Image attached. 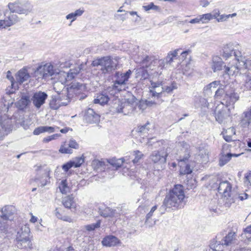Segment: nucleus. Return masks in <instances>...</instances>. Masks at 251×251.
<instances>
[{
	"label": "nucleus",
	"instance_id": "nucleus-1",
	"mask_svg": "<svg viewBox=\"0 0 251 251\" xmlns=\"http://www.w3.org/2000/svg\"><path fill=\"white\" fill-rule=\"evenodd\" d=\"M84 89L83 85L78 82H73L67 88H65L63 83L56 82L54 84V89L57 94L51 96L50 101V108L56 110L61 106L67 105L73 99V94L80 100L84 99L85 97L78 95Z\"/></svg>",
	"mask_w": 251,
	"mask_h": 251
},
{
	"label": "nucleus",
	"instance_id": "nucleus-2",
	"mask_svg": "<svg viewBox=\"0 0 251 251\" xmlns=\"http://www.w3.org/2000/svg\"><path fill=\"white\" fill-rule=\"evenodd\" d=\"M184 192L182 185H175L165 196L164 200L173 210L182 208L184 205Z\"/></svg>",
	"mask_w": 251,
	"mask_h": 251
},
{
	"label": "nucleus",
	"instance_id": "nucleus-3",
	"mask_svg": "<svg viewBox=\"0 0 251 251\" xmlns=\"http://www.w3.org/2000/svg\"><path fill=\"white\" fill-rule=\"evenodd\" d=\"M181 149L178 160L180 164L179 172L181 175H189L192 173L193 169L189 164H187L190 156V146L186 142L179 143Z\"/></svg>",
	"mask_w": 251,
	"mask_h": 251
},
{
	"label": "nucleus",
	"instance_id": "nucleus-4",
	"mask_svg": "<svg viewBox=\"0 0 251 251\" xmlns=\"http://www.w3.org/2000/svg\"><path fill=\"white\" fill-rule=\"evenodd\" d=\"M222 56L226 60L231 59L232 61L240 63H242V65L244 67L248 68L251 70V60L243 58L241 52L238 50H234L230 44H227L224 47Z\"/></svg>",
	"mask_w": 251,
	"mask_h": 251
},
{
	"label": "nucleus",
	"instance_id": "nucleus-5",
	"mask_svg": "<svg viewBox=\"0 0 251 251\" xmlns=\"http://www.w3.org/2000/svg\"><path fill=\"white\" fill-rule=\"evenodd\" d=\"M242 63L232 61V62H229L227 66L225 67V74L228 75H237L239 71L242 69H247V72L245 73V87L250 90H251V70L249 68L244 67Z\"/></svg>",
	"mask_w": 251,
	"mask_h": 251
},
{
	"label": "nucleus",
	"instance_id": "nucleus-6",
	"mask_svg": "<svg viewBox=\"0 0 251 251\" xmlns=\"http://www.w3.org/2000/svg\"><path fill=\"white\" fill-rule=\"evenodd\" d=\"M123 163V158L111 160L106 163L103 161L95 159L92 162V166L96 171L106 172L109 173L112 171L113 174L115 171L121 167Z\"/></svg>",
	"mask_w": 251,
	"mask_h": 251
},
{
	"label": "nucleus",
	"instance_id": "nucleus-7",
	"mask_svg": "<svg viewBox=\"0 0 251 251\" xmlns=\"http://www.w3.org/2000/svg\"><path fill=\"white\" fill-rule=\"evenodd\" d=\"M30 234V228L27 225H24L21 226L17 231L16 239V244L18 248L26 250L32 248Z\"/></svg>",
	"mask_w": 251,
	"mask_h": 251
},
{
	"label": "nucleus",
	"instance_id": "nucleus-8",
	"mask_svg": "<svg viewBox=\"0 0 251 251\" xmlns=\"http://www.w3.org/2000/svg\"><path fill=\"white\" fill-rule=\"evenodd\" d=\"M239 99V93L236 91L233 84L225 85V95L221 101L222 105L234 108V104Z\"/></svg>",
	"mask_w": 251,
	"mask_h": 251
},
{
	"label": "nucleus",
	"instance_id": "nucleus-9",
	"mask_svg": "<svg viewBox=\"0 0 251 251\" xmlns=\"http://www.w3.org/2000/svg\"><path fill=\"white\" fill-rule=\"evenodd\" d=\"M232 185L227 180H220L218 183V191L223 195L224 205L229 207L234 202V199L231 193Z\"/></svg>",
	"mask_w": 251,
	"mask_h": 251
},
{
	"label": "nucleus",
	"instance_id": "nucleus-10",
	"mask_svg": "<svg viewBox=\"0 0 251 251\" xmlns=\"http://www.w3.org/2000/svg\"><path fill=\"white\" fill-rule=\"evenodd\" d=\"M7 7L9 9L8 11L13 14L16 13L27 15L31 10L29 3L24 0H16L14 2H9Z\"/></svg>",
	"mask_w": 251,
	"mask_h": 251
},
{
	"label": "nucleus",
	"instance_id": "nucleus-11",
	"mask_svg": "<svg viewBox=\"0 0 251 251\" xmlns=\"http://www.w3.org/2000/svg\"><path fill=\"white\" fill-rule=\"evenodd\" d=\"M132 74L130 70L126 72L117 71L113 75V82L116 85V87L120 88L123 90H125L127 87L126 85Z\"/></svg>",
	"mask_w": 251,
	"mask_h": 251
},
{
	"label": "nucleus",
	"instance_id": "nucleus-12",
	"mask_svg": "<svg viewBox=\"0 0 251 251\" xmlns=\"http://www.w3.org/2000/svg\"><path fill=\"white\" fill-rule=\"evenodd\" d=\"M92 65L94 67H101L100 70L103 74H106L115 70V64L110 56H105L97 59L92 62Z\"/></svg>",
	"mask_w": 251,
	"mask_h": 251
},
{
	"label": "nucleus",
	"instance_id": "nucleus-13",
	"mask_svg": "<svg viewBox=\"0 0 251 251\" xmlns=\"http://www.w3.org/2000/svg\"><path fill=\"white\" fill-rule=\"evenodd\" d=\"M35 170L37 172L42 171V175L36 178V180L40 181V186L42 187H44L50 182V169L47 165H35L34 166Z\"/></svg>",
	"mask_w": 251,
	"mask_h": 251
},
{
	"label": "nucleus",
	"instance_id": "nucleus-14",
	"mask_svg": "<svg viewBox=\"0 0 251 251\" xmlns=\"http://www.w3.org/2000/svg\"><path fill=\"white\" fill-rule=\"evenodd\" d=\"M113 110L118 113H123L125 115L132 112L133 110V105L128 101H121L119 99H115L112 106Z\"/></svg>",
	"mask_w": 251,
	"mask_h": 251
},
{
	"label": "nucleus",
	"instance_id": "nucleus-15",
	"mask_svg": "<svg viewBox=\"0 0 251 251\" xmlns=\"http://www.w3.org/2000/svg\"><path fill=\"white\" fill-rule=\"evenodd\" d=\"M135 61L136 63L140 64L142 67L153 70L154 69L152 66H154L157 63V59L153 55H138V58L135 59Z\"/></svg>",
	"mask_w": 251,
	"mask_h": 251
},
{
	"label": "nucleus",
	"instance_id": "nucleus-16",
	"mask_svg": "<svg viewBox=\"0 0 251 251\" xmlns=\"http://www.w3.org/2000/svg\"><path fill=\"white\" fill-rule=\"evenodd\" d=\"M214 114L216 121L219 124H224L230 116V108L224 107L223 105H218L216 107Z\"/></svg>",
	"mask_w": 251,
	"mask_h": 251
},
{
	"label": "nucleus",
	"instance_id": "nucleus-17",
	"mask_svg": "<svg viewBox=\"0 0 251 251\" xmlns=\"http://www.w3.org/2000/svg\"><path fill=\"white\" fill-rule=\"evenodd\" d=\"M54 74L53 66L50 64H46L43 66H39L35 71V75L38 78L44 79Z\"/></svg>",
	"mask_w": 251,
	"mask_h": 251
},
{
	"label": "nucleus",
	"instance_id": "nucleus-18",
	"mask_svg": "<svg viewBox=\"0 0 251 251\" xmlns=\"http://www.w3.org/2000/svg\"><path fill=\"white\" fill-rule=\"evenodd\" d=\"M168 153L164 150L154 151L150 156V158L154 164H162L166 162Z\"/></svg>",
	"mask_w": 251,
	"mask_h": 251
},
{
	"label": "nucleus",
	"instance_id": "nucleus-19",
	"mask_svg": "<svg viewBox=\"0 0 251 251\" xmlns=\"http://www.w3.org/2000/svg\"><path fill=\"white\" fill-rule=\"evenodd\" d=\"M12 129L11 120L8 118H2L0 121V140L5 135H7Z\"/></svg>",
	"mask_w": 251,
	"mask_h": 251
},
{
	"label": "nucleus",
	"instance_id": "nucleus-20",
	"mask_svg": "<svg viewBox=\"0 0 251 251\" xmlns=\"http://www.w3.org/2000/svg\"><path fill=\"white\" fill-rule=\"evenodd\" d=\"M48 98L47 93L42 91H39L34 93L31 100L34 105L38 109L44 104L46 100Z\"/></svg>",
	"mask_w": 251,
	"mask_h": 251
},
{
	"label": "nucleus",
	"instance_id": "nucleus-21",
	"mask_svg": "<svg viewBox=\"0 0 251 251\" xmlns=\"http://www.w3.org/2000/svg\"><path fill=\"white\" fill-rule=\"evenodd\" d=\"M151 125L149 122H147L145 125L138 126L137 129L132 130V132H135L138 136L144 139L148 138L151 132Z\"/></svg>",
	"mask_w": 251,
	"mask_h": 251
},
{
	"label": "nucleus",
	"instance_id": "nucleus-22",
	"mask_svg": "<svg viewBox=\"0 0 251 251\" xmlns=\"http://www.w3.org/2000/svg\"><path fill=\"white\" fill-rule=\"evenodd\" d=\"M100 115L93 109L88 108L85 113L84 120L87 123H97L100 121Z\"/></svg>",
	"mask_w": 251,
	"mask_h": 251
},
{
	"label": "nucleus",
	"instance_id": "nucleus-23",
	"mask_svg": "<svg viewBox=\"0 0 251 251\" xmlns=\"http://www.w3.org/2000/svg\"><path fill=\"white\" fill-rule=\"evenodd\" d=\"M99 214L103 217H118L119 214L116 212V210H113L105 205H101L99 207Z\"/></svg>",
	"mask_w": 251,
	"mask_h": 251
},
{
	"label": "nucleus",
	"instance_id": "nucleus-24",
	"mask_svg": "<svg viewBox=\"0 0 251 251\" xmlns=\"http://www.w3.org/2000/svg\"><path fill=\"white\" fill-rule=\"evenodd\" d=\"M6 77L10 81L11 87L10 89H8V88L6 89V94L10 95L14 94L15 91L18 89V84L15 81L14 78L12 75L11 72L10 71H7Z\"/></svg>",
	"mask_w": 251,
	"mask_h": 251
},
{
	"label": "nucleus",
	"instance_id": "nucleus-25",
	"mask_svg": "<svg viewBox=\"0 0 251 251\" xmlns=\"http://www.w3.org/2000/svg\"><path fill=\"white\" fill-rule=\"evenodd\" d=\"M226 65L225 63L223 61L222 59L218 56H215L212 58V63L211 65V68L214 72L218 71H221L223 68H225Z\"/></svg>",
	"mask_w": 251,
	"mask_h": 251
},
{
	"label": "nucleus",
	"instance_id": "nucleus-26",
	"mask_svg": "<svg viewBox=\"0 0 251 251\" xmlns=\"http://www.w3.org/2000/svg\"><path fill=\"white\" fill-rule=\"evenodd\" d=\"M30 75L27 70L23 68L19 70L16 75V82L17 84H21L24 82L27 81Z\"/></svg>",
	"mask_w": 251,
	"mask_h": 251
},
{
	"label": "nucleus",
	"instance_id": "nucleus-27",
	"mask_svg": "<svg viewBox=\"0 0 251 251\" xmlns=\"http://www.w3.org/2000/svg\"><path fill=\"white\" fill-rule=\"evenodd\" d=\"M14 207L11 205H7L3 207L0 212V216L4 220H9V218L14 214Z\"/></svg>",
	"mask_w": 251,
	"mask_h": 251
},
{
	"label": "nucleus",
	"instance_id": "nucleus-28",
	"mask_svg": "<svg viewBox=\"0 0 251 251\" xmlns=\"http://www.w3.org/2000/svg\"><path fill=\"white\" fill-rule=\"evenodd\" d=\"M120 242V240L115 236L109 235L105 238L102 241V244L103 246L107 247H112L117 245Z\"/></svg>",
	"mask_w": 251,
	"mask_h": 251
},
{
	"label": "nucleus",
	"instance_id": "nucleus-29",
	"mask_svg": "<svg viewBox=\"0 0 251 251\" xmlns=\"http://www.w3.org/2000/svg\"><path fill=\"white\" fill-rule=\"evenodd\" d=\"M240 155V154H235L231 153H228L226 154H225L223 153H221L220 155L219 164L221 167H222L226 165L228 161H229L232 156L238 157Z\"/></svg>",
	"mask_w": 251,
	"mask_h": 251
},
{
	"label": "nucleus",
	"instance_id": "nucleus-30",
	"mask_svg": "<svg viewBox=\"0 0 251 251\" xmlns=\"http://www.w3.org/2000/svg\"><path fill=\"white\" fill-rule=\"evenodd\" d=\"M110 100V98L106 95L104 91L101 93L98 94L96 98L94 100V103L95 104H100V105H104L106 104Z\"/></svg>",
	"mask_w": 251,
	"mask_h": 251
},
{
	"label": "nucleus",
	"instance_id": "nucleus-31",
	"mask_svg": "<svg viewBox=\"0 0 251 251\" xmlns=\"http://www.w3.org/2000/svg\"><path fill=\"white\" fill-rule=\"evenodd\" d=\"M30 97L28 95H23L17 102V106L20 109L25 108L30 103Z\"/></svg>",
	"mask_w": 251,
	"mask_h": 251
},
{
	"label": "nucleus",
	"instance_id": "nucleus-32",
	"mask_svg": "<svg viewBox=\"0 0 251 251\" xmlns=\"http://www.w3.org/2000/svg\"><path fill=\"white\" fill-rule=\"evenodd\" d=\"M62 203L67 208H75L76 203L74 201V197L72 195L65 197L62 199Z\"/></svg>",
	"mask_w": 251,
	"mask_h": 251
},
{
	"label": "nucleus",
	"instance_id": "nucleus-33",
	"mask_svg": "<svg viewBox=\"0 0 251 251\" xmlns=\"http://www.w3.org/2000/svg\"><path fill=\"white\" fill-rule=\"evenodd\" d=\"M148 69L141 66L136 70V77L140 80H145L148 78L150 74L148 72Z\"/></svg>",
	"mask_w": 251,
	"mask_h": 251
},
{
	"label": "nucleus",
	"instance_id": "nucleus-34",
	"mask_svg": "<svg viewBox=\"0 0 251 251\" xmlns=\"http://www.w3.org/2000/svg\"><path fill=\"white\" fill-rule=\"evenodd\" d=\"M116 85L113 83L112 86L108 87L106 89L103 91L106 95H108V97L110 98V99L113 98L114 100L116 99L114 98L115 95L120 91H123V90L119 87L118 88L116 87Z\"/></svg>",
	"mask_w": 251,
	"mask_h": 251
},
{
	"label": "nucleus",
	"instance_id": "nucleus-35",
	"mask_svg": "<svg viewBox=\"0 0 251 251\" xmlns=\"http://www.w3.org/2000/svg\"><path fill=\"white\" fill-rule=\"evenodd\" d=\"M54 214L58 219L64 221L71 223L73 221L70 217L64 214V211L61 208H56L54 210Z\"/></svg>",
	"mask_w": 251,
	"mask_h": 251
},
{
	"label": "nucleus",
	"instance_id": "nucleus-36",
	"mask_svg": "<svg viewBox=\"0 0 251 251\" xmlns=\"http://www.w3.org/2000/svg\"><path fill=\"white\" fill-rule=\"evenodd\" d=\"M236 238L235 232L231 231L228 232L223 240H222V245L229 246L231 245Z\"/></svg>",
	"mask_w": 251,
	"mask_h": 251
},
{
	"label": "nucleus",
	"instance_id": "nucleus-37",
	"mask_svg": "<svg viewBox=\"0 0 251 251\" xmlns=\"http://www.w3.org/2000/svg\"><path fill=\"white\" fill-rule=\"evenodd\" d=\"M243 114L244 117L241 121V124L242 126L246 127L249 126L251 122V108L249 111L244 112Z\"/></svg>",
	"mask_w": 251,
	"mask_h": 251
},
{
	"label": "nucleus",
	"instance_id": "nucleus-38",
	"mask_svg": "<svg viewBox=\"0 0 251 251\" xmlns=\"http://www.w3.org/2000/svg\"><path fill=\"white\" fill-rule=\"evenodd\" d=\"M45 132L52 133L54 132V128L52 126H41L36 128L33 131L34 135H39Z\"/></svg>",
	"mask_w": 251,
	"mask_h": 251
},
{
	"label": "nucleus",
	"instance_id": "nucleus-39",
	"mask_svg": "<svg viewBox=\"0 0 251 251\" xmlns=\"http://www.w3.org/2000/svg\"><path fill=\"white\" fill-rule=\"evenodd\" d=\"M58 188L62 194H67L70 191V187L66 179H63L61 181Z\"/></svg>",
	"mask_w": 251,
	"mask_h": 251
},
{
	"label": "nucleus",
	"instance_id": "nucleus-40",
	"mask_svg": "<svg viewBox=\"0 0 251 251\" xmlns=\"http://www.w3.org/2000/svg\"><path fill=\"white\" fill-rule=\"evenodd\" d=\"M133 155L134 156V158L132 160V162L134 165H136L139 163V161L142 158L143 154L139 151H135L133 152Z\"/></svg>",
	"mask_w": 251,
	"mask_h": 251
},
{
	"label": "nucleus",
	"instance_id": "nucleus-41",
	"mask_svg": "<svg viewBox=\"0 0 251 251\" xmlns=\"http://www.w3.org/2000/svg\"><path fill=\"white\" fill-rule=\"evenodd\" d=\"M224 94L225 95V85H221L216 91L214 98L216 100L221 99Z\"/></svg>",
	"mask_w": 251,
	"mask_h": 251
},
{
	"label": "nucleus",
	"instance_id": "nucleus-42",
	"mask_svg": "<svg viewBox=\"0 0 251 251\" xmlns=\"http://www.w3.org/2000/svg\"><path fill=\"white\" fill-rule=\"evenodd\" d=\"M201 21L202 24H206L213 19L212 14L207 13L200 15Z\"/></svg>",
	"mask_w": 251,
	"mask_h": 251
},
{
	"label": "nucleus",
	"instance_id": "nucleus-43",
	"mask_svg": "<svg viewBox=\"0 0 251 251\" xmlns=\"http://www.w3.org/2000/svg\"><path fill=\"white\" fill-rule=\"evenodd\" d=\"M219 84V81H214L211 82V83L209 84L208 85L206 86L205 89H204V91H205V93H206L207 95H208L209 93L211 94V88H216Z\"/></svg>",
	"mask_w": 251,
	"mask_h": 251
},
{
	"label": "nucleus",
	"instance_id": "nucleus-44",
	"mask_svg": "<svg viewBox=\"0 0 251 251\" xmlns=\"http://www.w3.org/2000/svg\"><path fill=\"white\" fill-rule=\"evenodd\" d=\"M100 225V221H98L96 223L88 225L85 226V228L88 231L94 230L99 228Z\"/></svg>",
	"mask_w": 251,
	"mask_h": 251
},
{
	"label": "nucleus",
	"instance_id": "nucleus-45",
	"mask_svg": "<svg viewBox=\"0 0 251 251\" xmlns=\"http://www.w3.org/2000/svg\"><path fill=\"white\" fill-rule=\"evenodd\" d=\"M143 7L145 11H149L150 10L160 11V7L157 5H154L153 2H151L147 5L143 6Z\"/></svg>",
	"mask_w": 251,
	"mask_h": 251
},
{
	"label": "nucleus",
	"instance_id": "nucleus-46",
	"mask_svg": "<svg viewBox=\"0 0 251 251\" xmlns=\"http://www.w3.org/2000/svg\"><path fill=\"white\" fill-rule=\"evenodd\" d=\"M171 209V207L166 202V201L164 200L162 205L160 207L159 210L160 212L161 215H162L165 213L167 209Z\"/></svg>",
	"mask_w": 251,
	"mask_h": 251
},
{
	"label": "nucleus",
	"instance_id": "nucleus-47",
	"mask_svg": "<svg viewBox=\"0 0 251 251\" xmlns=\"http://www.w3.org/2000/svg\"><path fill=\"white\" fill-rule=\"evenodd\" d=\"M199 156L202 159V161H207L208 159L207 151L204 149H200Z\"/></svg>",
	"mask_w": 251,
	"mask_h": 251
},
{
	"label": "nucleus",
	"instance_id": "nucleus-48",
	"mask_svg": "<svg viewBox=\"0 0 251 251\" xmlns=\"http://www.w3.org/2000/svg\"><path fill=\"white\" fill-rule=\"evenodd\" d=\"M164 88L163 92H166L168 93L172 92L173 90L177 89V85L176 83L173 82L170 86H167Z\"/></svg>",
	"mask_w": 251,
	"mask_h": 251
},
{
	"label": "nucleus",
	"instance_id": "nucleus-49",
	"mask_svg": "<svg viewBox=\"0 0 251 251\" xmlns=\"http://www.w3.org/2000/svg\"><path fill=\"white\" fill-rule=\"evenodd\" d=\"M164 88L161 87L160 90L156 91L155 89H151L150 90V93L151 94L152 97H157V98L160 97L161 94L163 92Z\"/></svg>",
	"mask_w": 251,
	"mask_h": 251
},
{
	"label": "nucleus",
	"instance_id": "nucleus-50",
	"mask_svg": "<svg viewBox=\"0 0 251 251\" xmlns=\"http://www.w3.org/2000/svg\"><path fill=\"white\" fill-rule=\"evenodd\" d=\"M59 151L61 153H65V154H71L73 153V150L69 147H66L62 145Z\"/></svg>",
	"mask_w": 251,
	"mask_h": 251
},
{
	"label": "nucleus",
	"instance_id": "nucleus-51",
	"mask_svg": "<svg viewBox=\"0 0 251 251\" xmlns=\"http://www.w3.org/2000/svg\"><path fill=\"white\" fill-rule=\"evenodd\" d=\"M8 230V225L6 222H2L0 220V232L6 233Z\"/></svg>",
	"mask_w": 251,
	"mask_h": 251
},
{
	"label": "nucleus",
	"instance_id": "nucleus-52",
	"mask_svg": "<svg viewBox=\"0 0 251 251\" xmlns=\"http://www.w3.org/2000/svg\"><path fill=\"white\" fill-rule=\"evenodd\" d=\"M245 183L251 189V172L247 174L245 176Z\"/></svg>",
	"mask_w": 251,
	"mask_h": 251
},
{
	"label": "nucleus",
	"instance_id": "nucleus-53",
	"mask_svg": "<svg viewBox=\"0 0 251 251\" xmlns=\"http://www.w3.org/2000/svg\"><path fill=\"white\" fill-rule=\"evenodd\" d=\"M200 105L201 108L207 107L208 108L209 103L208 100L204 98H201L199 99Z\"/></svg>",
	"mask_w": 251,
	"mask_h": 251
},
{
	"label": "nucleus",
	"instance_id": "nucleus-54",
	"mask_svg": "<svg viewBox=\"0 0 251 251\" xmlns=\"http://www.w3.org/2000/svg\"><path fill=\"white\" fill-rule=\"evenodd\" d=\"M157 206L156 205L153 206L151 209L149 213L146 216V223L149 224V219L152 217L153 212L157 209Z\"/></svg>",
	"mask_w": 251,
	"mask_h": 251
},
{
	"label": "nucleus",
	"instance_id": "nucleus-55",
	"mask_svg": "<svg viewBox=\"0 0 251 251\" xmlns=\"http://www.w3.org/2000/svg\"><path fill=\"white\" fill-rule=\"evenodd\" d=\"M85 67V65L83 64H81L80 65L76 66L74 68L70 69V70L74 73H75V74L77 75L80 73L81 70H83V68Z\"/></svg>",
	"mask_w": 251,
	"mask_h": 251
},
{
	"label": "nucleus",
	"instance_id": "nucleus-56",
	"mask_svg": "<svg viewBox=\"0 0 251 251\" xmlns=\"http://www.w3.org/2000/svg\"><path fill=\"white\" fill-rule=\"evenodd\" d=\"M66 75H65V80L64 82L67 81H70L73 78L75 77V76L77 75L75 74V73L72 72L70 70L69 72L66 74Z\"/></svg>",
	"mask_w": 251,
	"mask_h": 251
},
{
	"label": "nucleus",
	"instance_id": "nucleus-57",
	"mask_svg": "<svg viewBox=\"0 0 251 251\" xmlns=\"http://www.w3.org/2000/svg\"><path fill=\"white\" fill-rule=\"evenodd\" d=\"M66 75H65V80L64 82L67 81H70L73 78L75 77V76L77 75L75 74V73L72 72L70 70L69 72L66 74Z\"/></svg>",
	"mask_w": 251,
	"mask_h": 251
},
{
	"label": "nucleus",
	"instance_id": "nucleus-58",
	"mask_svg": "<svg viewBox=\"0 0 251 251\" xmlns=\"http://www.w3.org/2000/svg\"><path fill=\"white\" fill-rule=\"evenodd\" d=\"M232 197L234 199V201L236 199H239L241 201H243L244 200L248 199V195L246 193H244L242 194L237 195L235 196H232Z\"/></svg>",
	"mask_w": 251,
	"mask_h": 251
},
{
	"label": "nucleus",
	"instance_id": "nucleus-59",
	"mask_svg": "<svg viewBox=\"0 0 251 251\" xmlns=\"http://www.w3.org/2000/svg\"><path fill=\"white\" fill-rule=\"evenodd\" d=\"M84 159L82 157H78L75 161H72L75 168L79 167L84 162Z\"/></svg>",
	"mask_w": 251,
	"mask_h": 251
},
{
	"label": "nucleus",
	"instance_id": "nucleus-60",
	"mask_svg": "<svg viewBox=\"0 0 251 251\" xmlns=\"http://www.w3.org/2000/svg\"><path fill=\"white\" fill-rule=\"evenodd\" d=\"M74 163L72 161H70L63 165L62 167L64 171L67 172L70 169L74 166Z\"/></svg>",
	"mask_w": 251,
	"mask_h": 251
},
{
	"label": "nucleus",
	"instance_id": "nucleus-61",
	"mask_svg": "<svg viewBox=\"0 0 251 251\" xmlns=\"http://www.w3.org/2000/svg\"><path fill=\"white\" fill-rule=\"evenodd\" d=\"M69 146L70 148H73L75 149H77L79 148V145L74 139H71L69 143Z\"/></svg>",
	"mask_w": 251,
	"mask_h": 251
},
{
	"label": "nucleus",
	"instance_id": "nucleus-62",
	"mask_svg": "<svg viewBox=\"0 0 251 251\" xmlns=\"http://www.w3.org/2000/svg\"><path fill=\"white\" fill-rule=\"evenodd\" d=\"M150 82L151 84V88L153 89H155L156 88H158L161 86H162V82L160 81L153 82L152 80H151Z\"/></svg>",
	"mask_w": 251,
	"mask_h": 251
},
{
	"label": "nucleus",
	"instance_id": "nucleus-63",
	"mask_svg": "<svg viewBox=\"0 0 251 251\" xmlns=\"http://www.w3.org/2000/svg\"><path fill=\"white\" fill-rule=\"evenodd\" d=\"M59 135L57 134H53L50 136H49L47 137L44 138L43 139V142L45 143H48L53 139H55V137H58Z\"/></svg>",
	"mask_w": 251,
	"mask_h": 251
},
{
	"label": "nucleus",
	"instance_id": "nucleus-64",
	"mask_svg": "<svg viewBox=\"0 0 251 251\" xmlns=\"http://www.w3.org/2000/svg\"><path fill=\"white\" fill-rule=\"evenodd\" d=\"M247 237L251 238V225L248 226L244 230Z\"/></svg>",
	"mask_w": 251,
	"mask_h": 251
}]
</instances>
